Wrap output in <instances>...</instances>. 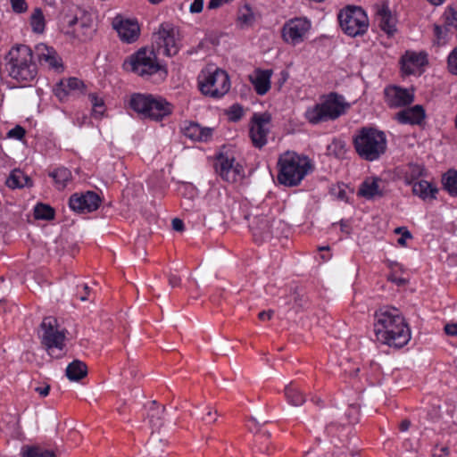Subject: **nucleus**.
Here are the masks:
<instances>
[{
    "label": "nucleus",
    "mask_w": 457,
    "mask_h": 457,
    "mask_svg": "<svg viewBox=\"0 0 457 457\" xmlns=\"http://www.w3.org/2000/svg\"><path fill=\"white\" fill-rule=\"evenodd\" d=\"M376 340L383 345L400 349L411 340V329L400 311L383 307L374 314Z\"/></svg>",
    "instance_id": "obj_1"
},
{
    "label": "nucleus",
    "mask_w": 457,
    "mask_h": 457,
    "mask_svg": "<svg viewBox=\"0 0 457 457\" xmlns=\"http://www.w3.org/2000/svg\"><path fill=\"white\" fill-rule=\"evenodd\" d=\"M278 181L286 187H296L313 170L312 161L305 155L287 151L278 160Z\"/></svg>",
    "instance_id": "obj_2"
},
{
    "label": "nucleus",
    "mask_w": 457,
    "mask_h": 457,
    "mask_svg": "<svg viewBox=\"0 0 457 457\" xmlns=\"http://www.w3.org/2000/svg\"><path fill=\"white\" fill-rule=\"evenodd\" d=\"M386 134L376 128L362 127L353 137V145L358 155L365 161L378 160L386 151Z\"/></svg>",
    "instance_id": "obj_3"
},
{
    "label": "nucleus",
    "mask_w": 457,
    "mask_h": 457,
    "mask_svg": "<svg viewBox=\"0 0 457 457\" xmlns=\"http://www.w3.org/2000/svg\"><path fill=\"white\" fill-rule=\"evenodd\" d=\"M9 75L24 86L32 82L37 74L33 53L29 46L20 45L12 47L7 56Z\"/></svg>",
    "instance_id": "obj_4"
},
{
    "label": "nucleus",
    "mask_w": 457,
    "mask_h": 457,
    "mask_svg": "<svg viewBox=\"0 0 457 457\" xmlns=\"http://www.w3.org/2000/svg\"><path fill=\"white\" fill-rule=\"evenodd\" d=\"M62 33L81 42L91 40L96 31L92 15L80 8L71 10L60 18Z\"/></svg>",
    "instance_id": "obj_5"
},
{
    "label": "nucleus",
    "mask_w": 457,
    "mask_h": 457,
    "mask_svg": "<svg viewBox=\"0 0 457 457\" xmlns=\"http://www.w3.org/2000/svg\"><path fill=\"white\" fill-rule=\"evenodd\" d=\"M350 104L345 97L336 92H331L323 96L322 101L309 107L304 117L309 123L317 125L328 120H335L344 115Z\"/></svg>",
    "instance_id": "obj_6"
},
{
    "label": "nucleus",
    "mask_w": 457,
    "mask_h": 457,
    "mask_svg": "<svg viewBox=\"0 0 457 457\" xmlns=\"http://www.w3.org/2000/svg\"><path fill=\"white\" fill-rule=\"evenodd\" d=\"M129 106L144 118L162 120L172 112V105L161 96L150 94L134 93L129 100Z\"/></svg>",
    "instance_id": "obj_7"
},
{
    "label": "nucleus",
    "mask_w": 457,
    "mask_h": 457,
    "mask_svg": "<svg viewBox=\"0 0 457 457\" xmlns=\"http://www.w3.org/2000/svg\"><path fill=\"white\" fill-rule=\"evenodd\" d=\"M39 338L51 357L61 358L65 355V330L59 328L58 321L55 318H44L40 324Z\"/></svg>",
    "instance_id": "obj_8"
},
{
    "label": "nucleus",
    "mask_w": 457,
    "mask_h": 457,
    "mask_svg": "<svg viewBox=\"0 0 457 457\" xmlns=\"http://www.w3.org/2000/svg\"><path fill=\"white\" fill-rule=\"evenodd\" d=\"M126 71H131L137 76L146 78L159 71L167 74L166 69L158 61L155 53L152 49L140 48L129 56L123 63Z\"/></svg>",
    "instance_id": "obj_9"
},
{
    "label": "nucleus",
    "mask_w": 457,
    "mask_h": 457,
    "mask_svg": "<svg viewBox=\"0 0 457 457\" xmlns=\"http://www.w3.org/2000/svg\"><path fill=\"white\" fill-rule=\"evenodd\" d=\"M338 21L342 30L352 37L363 35L369 28L367 14L357 6H347L341 10L338 13Z\"/></svg>",
    "instance_id": "obj_10"
},
{
    "label": "nucleus",
    "mask_w": 457,
    "mask_h": 457,
    "mask_svg": "<svg viewBox=\"0 0 457 457\" xmlns=\"http://www.w3.org/2000/svg\"><path fill=\"white\" fill-rule=\"evenodd\" d=\"M153 39L166 56H175L181 47V37L179 29L170 22H162L153 34Z\"/></svg>",
    "instance_id": "obj_11"
},
{
    "label": "nucleus",
    "mask_w": 457,
    "mask_h": 457,
    "mask_svg": "<svg viewBox=\"0 0 457 457\" xmlns=\"http://www.w3.org/2000/svg\"><path fill=\"white\" fill-rule=\"evenodd\" d=\"M201 92L213 98H220L230 88V80L228 73L220 69L212 72L203 73L198 79Z\"/></svg>",
    "instance_id": "obj_12"
},
{
    "label": "nucleus",
    "mask_w": 457,
    "mask_h": 457,
    "mask_svg": "<svg viewBox=\"0 0 457 457\" xmlns=\"http://www.w3.org/2000/svg\"><path fill=\"white\" fill-rule=\"evenodd\" d=\"M311 21L303 17L287 21L282 29V37L294 46L303 42L311 29Z\"/></svg>",
    "instance_id": "obj_13"
},
{
    "label": "nucleus",
    "mask_w": 457,
    "mask_h": 457,
    "mask_svg": "<svg viewBox=\"0 0 457 457\" xmlns=\"http://www.w3.org/2000/svg\"><path fill=\"white\" fill-rule=\"evenodd\" d=\"M270 120V115L267 112L254 113L253 115L249 134L252 143L255 147L262 148L267 144Z\"/></svg>",
    "instance_id": "obj_14"
},
{
    "label": "nucleus",
    "mask_w": 457,
    "mask_h": 457,
    "mask_svg": "<svg viewBox=\"0 0 457 457\" xmlns=\"http://www.w3.org/2000/svg\"><path fill=\"white\" fill-rule=\"evenodd\" d=\"M216 170L222 179L228 183H236L245 176L243 166L239 163H235L234 158H228L223 154L218 157Z\"/></svg>",
    "instance_id": "obj_15"
},
{
    "label": "nucleus",
    "mask_w": 457,
    "mask_h": 457,
    "mask_svg": "<svg viewBox=\"0 0 457 457\" xmlns=\"http://www.w3.org/2000/svg\"><path fill=\"white\" fill-rule=\"evenodd\" d=\"M275 223H279V221L276 222L274 219L267 215L254 216L249 223L254 240L264 242L273 238Z\"/></svg>",
    "instance_id": "obj_16"
},
{
    "label": "nucleus",
    "mask_w": 457,
    "mask_h": 457,
    "mask_svg": "<svg viewBox=\"0 0 457 457\" xmlns=\"http://www.w3.org/2000/svg\"><path fill=\"white\" fill-rule=\"evenodd\" d=\"M99 195L93 192L87 191L85 194H74L70 197V207L80 213L92 212L96 211L100 204Z\"/></svg>",
    "instance_id": "obj_17"
},
{
    "label": "nucleus",
    "mask_w": 457,
    "mask_h": 457,
    "mask_svg": "<svg viewBox=\"0 0 457 457\" xmlns=\"http://www.w3.org/2000/svg\"><path fill=\"white\" fill-rule=\"evenodd\" d=\"M112 26L123 42L133 43L139 37L140 28L136 20L116 16L112 21Z\"/></svg>",
    "instance_id": "obj_18"
},
{
    "label": "nucleus",
    "mask_w": 457,
    "mask_h": 457,
    "mask_svg": "<svg viewBox=\"0 0 457 457\" xmlns=\"http://www.w3.org/2000/svg\"><path fill=\"white\" fill-rule=\"evenodd\" d=\"M385 100L391 108H397L411 104L414 100L412 90L391 86L385 88Z\"/></svg>",
    "instance_id": "obj_19"
},
{
    "label": "nucleus",
    "mask_w": 457,
    "mask_h": 457,
    "mask_svg": "<svg viewBox=\"0 0 457 457\" xmlns=\"http://www.w3.org/2000/svg\"><path fill=\"white\" fill-rule=\"evenodd\" d=\"M84 83L77 78L61 79L54 87L55 96L62 102L66 101L71 96L83 92Z\"/></svg>",
    "instance_id": "obj_20"
},
{
    "label": "nucleus",
    "mask_w": 457,
    "mask_h": 457,
    "mask_svg": "<svg viewBox=\"0 0 457 457\" xmlns=\"http://www.w3.org/2000/svg\"><path fill=\"white\" fill-rule=\"evenodd\" d=\"M427 54L406 52L402 57V70L407 75L415 74L419 69L427 64Z\"/></svg>",
    "instance_id": "obj_21"
},
{
    "label": "nucleus",
    "mask_w": 457,
    "mask_h": 457,
    "mask_svg": "<svg viewBox=\"0 0 457 457\" xmlns=\"http://www.w3.org/2000/svg\"><path fill=\"white\" fill-rule=\"evenodd\" d=\"M185 137L195 140L207 142L212 137V129L207 127H201L196 122H188L182 128Z\"/></svg>",
    "instance_id": "obj_22"
},
{
    "label": "nucleus",
    "mask_w": 457,
    "mask_h": 457,
    "mask_svg": "<svg viewBox=\"0 0 457 457\" xmlns=\"http://www.w3.org/2000/svg\"><path fill=\"white\" fill-rule=\"evenodd\" d=\"M424 119L425 111L420 104L404 109L396 114V120L402 124H420Z\"/></svg>",
    "instance_id": "obj_23"
},
{
    "label": "nucleus",
    "mask_w": 457,
    "mask_h": 457,
    "mask_svg": "<svg viewBox=\"0 0 457 457\" xmlns=\"http://www.w3.org/2000/svg\"><path fill=\"white\" fill-rule=\"evenodd\" d=\"M382 179L379 178H368L360 186L358 195L366 198L373 199L375 197H381L383 191L380 188Z\"/></svg>",
    "instance_id": "obj_24"
},
{
    "label": "nucleus",
    "mask_w": 457,
    "mask_h": 457,
    "mask_svg": "<svg viewBox=\"0 0 457 457\" xmlns=\"http://www.w3.org/2000/svg\"><path fill=\"white\" fill-rule=\"evenodd\" d=\"M271 70H256L250 79L256 93L260 96L265 95L270 88Z\"/></svg>",
    "instance_id": "obj_25"
},
{
    "label": "nucleus",
    "mask_w": 457,
    "mask_h": 457,
    "mask_svg": "<svg viewBox=\"0 0 457 457\" xmlns=\"http://www.w3.org/2000/svg\"><path fill=\"white\" fill-rule=\"evenodd\" d=\"M377 20L379 28L387 35L392 36L395 32V18L392 15L387 4H383L377 12Z\"/></svg>",
    "instance_id": "obj_26"
},
{
    "label": "nucleus",
    "mask_w": 457,
    "mask_h": 457,
    "mask_svg": "<svg viewBox=\"0 0 457 457\" xmlns=\"http://www.w3.org/2000/svg\"><path fill=\"white\" fill-rule=\"evenodd\" d=\"M411 186L413 195H418L422 200L435 199L438 192L436 187L422 179L411 184Z\"/></svg>",
    "instance_id": "obj_27"
},
{
    "label": "nucleus",
    "mask_w": 457,
    "mask_h": 457,
    "mask_svg": "<svg viewBox=\"0 0 457 457\" xmlns=\"http://www.w3.org/2000/svg\"><path fill=\"white\" fill-rule=\"evenodd\" d=\"M87 374V367L79 360H74L66 368V376L71 381L80 380L85 378Z\"/></svg>",
    "instance_id": "obj_28"
},
{
    "label": "nucleus",
    "mask_w": 457,
    "mask_h": 457,
    "mask_svg": "<svg viewBox=\"0 0 457 457\" xmlns=\"http://www.w3.org/2000/svg\"><path fill=\"white\" fill-rule=\"evenodd\" d=\"M6 185L10 188H21L23 187H31L32 181L29 177L20 170H14L9 176Z\"/></svg>",
    "instance_id": "obj_29"
},
{
    "label": "nucleus",
    "mask_w": 457,
    "mask_h": 457,
    "mask_svg": "<svg viewBox=\"0 0 457 457\" xmlns=\"http://www.w3.org/2000/svg\"><path fill=\"white\" fill-rule=\"evenodd\" d=\"M425 175L426 170L424 166L416 163H409L404 170V182L407 185H411Z\"/></svg>",
    "instance_id": "obj_30"
},
{
    "label": "nucleus",
    "mask_w": 457,
    "mask_h": 457,
    "mask_svg": "<svg viewBox=\"0 0 457 457\" xmlns=\"http://www.w3.org/2000/svg\"><path fill=\"white\" fill-rule=\"evenodd\" d=\"M444 188L451 196L457 197V170H449L442 177Z\"/></svg>",
    "instance_id": "obj_31"
},
{
    "label": "nucleus",
    "mask_w": 457,
    "mask_h": 457,
    "mask_svg": "<svg viewBox=\"0 0 457 457\" xmlns=\"http://www.w3.org/2000/svg\"><path fill=\"white\" fill-rule=\"evenodd\" d=\"M21 457H56L53 451L40 446L25 445L21 448Z\"/></svg>",
    "instance_id": "obj_32"
},
{
    "label": "nucleus",
    "mask_w": 457,
    "mask_h": 457,
    "mask_svg": "<svg viewBox=\"0 0 457 457\" xmlns=\"http://www.w3.org/2000/svg\"><path fill=\"white\" fill-rule=\"evenodd\" d=\"M59 189L65 187L67 182L71 179V172L64 167L57 168L49 173Z\"/></svg>",
    "instance_id": "obj_33"
},
{
    "label": "nucleus",
    "mask_w": 457,
    "mask_h": 457,
    "mask_svg": "<svg viewBox=\"0 0 457 457\" xmlns=\"http://www.w3.org/2000/svg\"><path fill=\"white\" fill-rule=\"evenodd\" d=\"M285 395L288 403L294 406H300L305 402L304 395L293 385L286 386Z\"/></svg>",
    "instance_id": "obj_34"
},
{
    "label": "nucleus",
    "mask_w": 457,
    "mask_h": 457,
    "mask_svg": "<svg viewBox=\"0 0 457 457\" xmlns=\"http://www.w3.org/2000/svg\"><path fill=\"white\" fill-rule=\"evenodd\" d=\"M164 411V406H158L155 401L152 402V406L149 409V417L153 427L159 428L162 426V416Z\"/></svg>",
    "instance_id": "obj_35"
},
{
    "label": "nucleus",
    "mask_w": 457,
    "mask_h": 457,
    "mask_svg": "<svg viewBox=\"0 0 457 457\" xmlns=\"http://www.w3.org/2000/svg\"><path fill=\"white\" fill-rule=\"evenodd\" d=\"M237 21L241 26H251L255 21V15L250 6L245 4L238 10Z\"/></svg>",
    "instance_id": "obj_36"
},
{
    "label": "nucleus",
    "mask_w": 457,
    "mask_h": 457,
    "mask_svg": "<svg viewBox=\"0 0 457 457\" xmlns=\"http://www.w3.org/2000/svg\"><path fill=\"white\" fill-rule=\"evenodd\" d=\"M30 25L36 33H42L45 30V18L41 9L36 8L30 16Z\"/></svg>",
    "instance_id": "obj_37"
},
{
    "label": "nucleus",
    "mask_w": 457,
    "mask_h": 457,
    "mask_svg": "<svg viewBox=\"0 0 457 457\" xmlns=\"http://www.w3.org/2000/svg\"><path fill=\"white\" fill-rule=\"evenodd\" d=\"M34 216L37 220H50L54 217V210L44 204H37L34 209Z\"/></svg>",
    "instance_id": "obj_38"
},
{
    "label": "nucleus",
    "mask_w": 457,
    "mask_h": 457,
    "mask_svg": "<svg viewBox=\"0 0 457 457\" xmlns=\"http://www.w3.org/2000/svg\"><path fill=\"white\" fill-rule=\"evenodd\" d=\"M54 54V49L53 47H48L45 44H38L35 46V54L37 57V60L41 65H43L51 54Z\"/></svg>",
    "instance_id": "obj_39"
},
{
    "label": "nucleus",
    "mask_w": 457,
    "mask_h": 457,
    "mask_svg": "<svg viewBox=\"0 0 457 457\" xmlns=\"http://www.w3.org/2000/svg\"><path fill=\"white\" fill-rule=\"evenodd\" d=\"M328 151L330 154L337 158H341L345 154V143L341 139H333L331 144L328 146Z\"/></svg>",
    "instance_id": "obj_40"
},
{
    "label": "nucleus",
    "mask_w": 457,
    "mask_h": 457,
    "mask_svg": "<svg viewBox=\"0 0 457 457\" xmlns=\"http://www.w3.org/2000/svg\"><path fill=\"white\" fill-rule=\"evenodd\" d=\"M445 26L446 30H450L452 28L457 30V10L448 8L444 14Z\"/></svg>",
    "instance_id": "obj_41"
},
{
    "label": "nucleus",
    "mask_w": 457,
    "mask_h": 457,
    "mask_svg": "<svg viewBox=\"0 0 457 457\" xmlns=\"http://www.w3.org/2000/svg\"><path fill=\"white\" fill-rule=\"evenodd\" d=\"M42 66H46L49 69H54L55 71L62 69V60L55 50L54 54H51L47 61Z\"/></svg>",
    "instance_id": "obj_42"
},
{
    "label": "nucleus",
    "mask_w": 457,
    "mask_h": 457,
    "mask_svg": "<svg viewBox=\"0 0 457 457\" xmlns=\"http://www.w3.org/2000/svg\"><path fill=\"white\" fill-rule=\"evenodd\" d=\"M331 195L337 200L347 201V193L345 188V185H337L331 188Z\"/></svg>",
    "instance_id": "obj_43"
},
{
    "label": "nucleus",
    "mask_w": 457,
    "mask_h": 457,
    "mask_svg": "<svg viewBox=\"0 0 457 457\" xmlns=\"http://www.w3.org/2000/svg\"><path fill=\"white\" fill-rule=\"evenodd\" d=\"M448 70L452 74L457 75V46L448 56Z\"/></svg>",
    "instance_id": "obj_44"
},
{
    "label": "nucleus",
    "mask_w": 457,
    "mask_h": 457,
    "mask_svg": "<svg viewBox=\"0 0 457 457\" xmlns=\"http://www.w3.org/2000/svg\"><path fill=\"white\" fill-rule=\"evenodd\" d=\"M229 120L232 121L239 120L244 115L243 108L238 104H234L228 111Z\"/></svg>",
    "instance_id": "obj_45"
},
{
    "label": "nucleus",
    "mask_w": 457,
    "mask_h": 457,
    "mask_svg": "<svg viewBox=\"0 0 457 457\" xmlns=\"http://www.w3.org/2000/svg\"><path fill=\"white\" fill-rule=\"evenodd\" d=\"M359 409L356 405L352 404L348 407L345 412L346 420L348 423H355L358 421Z\"/></svg>",
    "instance_id": "obj_46"
},
{
    "label": "nucleus",
    "mask_w": 457,
    "mask_h": 457,
    "mask_svg": "<svg viewBox=\"0 0 457 457\" xmlns=\"http://www.w3.org/2000/svg\"><path fill=\"white\" fill-rule=\"evenodd\" d=\"M25 133H26L25 129L21 126L17 125L13 129H12L8 131L7 137L10 138H15V139L21 140L24 137Z\"/></svg>",
    "instance_id": "obj_47"
},
{
    "label": "nucleus",
    "mask_w": 457,
    "mask_h": 457,
    "mask_svg": "<svg viewBox=\"0 0 457 457\" xmlns=\"http://www.w3.org/2000/svg\"><path fill=\"white\" fill-rule=\"evenodd\" d=\"M12 7L16 12H23L27 10V4L25 0H11Z\"/></svg>",
    "instance_id": "obj_48"
},
{
    "label": "nucleus",
    "mask_w": 457,
    "mask_h": 457,
    "mask_svg": "<svg viewBox=\"0 0 457 457\" xmlns=\"http://www.w3.org/2000/svg\"><path fill=\"white\" fill-rule=\"evenodd\" d=\"M81 288H82V291L80 292L79 287H78L77 295L80 301L84 302V301H87L89 299L91 291H90V287L86 284H84Z\"/></svg>",
    "instance_id": "obj_49"
},
{
    "label": "nucleus",
    "mask_w": 457,
    "mask_h": 457,
    "mask_svg": "<svg viewBox=\"0 0 457 457\" xmlns=\"http://www.w3.org/2000/svg\"><path fill=\"white\" fill-rule=\"evenodd\" d=\"M444 330L447 336L457 337V322L445 324Z\"/></svg>",
    "instance_id": "obj_50"
},
{
    "label": "nucleus",
    "mask_w": 457,
    "mask_h": 457,
    "mask_svg": "<svg viewBox=\"0 0 457 457\" xmlns=\"http://www.w3.org/2000/svg\"><path fill=\"white\" fill-rule=\"evenodd\" d=\"M204 7V0H194L190 4L189 11L192 13H199L202 12Z\"/></svg>",
    "instance_id": "obj_51"
},
{
    "label": "nucleus",
    "mask_w": 457,
    "mask_h": 457,
    "mask_svg": "<svg viewBox=\"0 0 457 457\" xmlns=\"http://www.w3.org/2000/svg\"><path fill=\"white\" fill-rule=\"evenodd\" d=\"M294 302L298 308H302L304 306L306 301L303 295H300L297 292H294Z\"/></svg>",
    "instance_id": "obj_52"
},
{
    "label": "nucleus",
    "mask_w": 457,
    "mask_h": 457,
    "mask_svg": "<svg viewBox=\"0 0 457 457\" xmlns=\"http://www.w3.org/2000/svg\"><path fill=\"white\" fill-rule=\"evenodd\" d=\"M411 238V234L408 229H404L402 236L398 238L397 242L400 245L405 246L406 240Z\"/></svg>",
    "instance_id": "obj_53"
},
{
    "label": "nucleus",
    "mask_w": 457,
    "mask_h": 457,
    "mask_svg": "<svg viewBox=\"0 0 457 457\" xmlns=\"http://www.w3.org/2000/svg\"><path fill=\"white\" fill-rule=\"evenodd\" d=\"M274 312L272 310L262 311L258 314V318L261 320H270L273 316Z\"/></svg>",
    "instance_id": "obj_54"
},
{
    "label": "nucleus",
    "mask_w": 457,
    "mask_h": 457,
    "mask_svg": "<svg viewBox=\"0 0 457 457\" xmlns=\"http://www.w3.org/2000/svg\"><path fill=\"white\" fill-rule=\"evenodd\" d=\"M172 228L176 231H182L184 229L183 221L179 218L173 219L172 220Z\"/></svg>",
    "instance_id": "obj_55"
},
{
    "label": "nucleus",
    "mask_w": 457,
    "mask_h": 457,
    "mask_svg": "<svg viewBox=\"0 0 457 457\" xmlns=\"http://www.w3.org/2000/svg\"><path fill=\"white\" fill-rule=\"evenodd\" d=\"M90 99H91L92 104L94 106L95 112H97L96 111L97 107H103L104 103H103L102 99H99L97 96H96L94 95L90 96Z\"/></svg>",
    "instance_id": "obj_56"
},
{
    "label": "nucleus",
    "mask_w": 457,
    "mask_h": 457,
    "mask_svg": "<svg viewBox=\"0 0 457 457\" xmlns=\"http://www.w3.org/2000/svg\"><path fill=\"white\" fill-rule=\"evenodd\" d=\"M35 391L37 392L41 396L45 397L49 394L50 386L46 385L44 386H37L35 388Z\"/></svg>",
    "instance_id": "obj_57"
},
{
    "label": "nucleus",
    "mask_w": 457,
    "mask_h": 457,
    "mask_svg": "<svg viewBox=\"0 0 457 457\" xmlns=\"http://www.w3.org/2000/svg\"><path fill=\"white\" fill-rule=\"evenodd\" d=\"M169 284L172 287H178L179 284H180V278L176 276V275H173L171 274L170 277H169Z\"/></svg>",
    "instance_id": "obj_58"
},
{
    "label": "nucleus",
    "mask_w": 457,
    "mask_h": 457,
    "mask_svg": "<svg viewBox=\"0 0 457 457\" xmlns=\"http://www.w3.org/2000/svg\"><path fill=\"white\" fill-rule=\"evenodd\" d=\"M332 457H349V454L346 449L339 448L332 453Z\"/></svg>",
    "instance_id": "obj_59"
},
{
    "label": "nucleus",
    "mask_w": 457,
    "mask_h": 457,
    "mask_svg": "<svg viewBox=\"0 0 457 457\" xmlns=\"http://www.w3.org/2000/svg\"><path fill=\"white\" fill-rule=\"evenodd\" d=\"M340 427H342V426L337 425L336 423L331 422L329 425L327 426L326 430L328 435H333L334 430L338 429Z\"/></svg>",
    "instance_id": "obj_60"
},
{
    "label": "nucleus",
    "mask_w": 457,
    "mask_h": 457,
    "mask_svg": "<svg viewBox=\"0 0 457 457\" xmlns=\"http://www.w3.org/2000/svg\"><path fill=\"white\" fill-rule=\"evenodd\" d=\"M223 4L221 0H210L208 3V9H215Z\"/></svg>",
    "instance_id": "obj_61"
},
{
    "label": "nucleus",
    "mask_w": 457,
    "mask_h": 457,
    "mask_svg": "<svg viewBox=\"0 0 457 457\" xmlns=\"http://www.w3.org/2000/svg\"><path fill=\"white\" fill-rule=\"evenodd\" d=\"M411 426V421L409 420H403L399 426L401 431H407Z\"/></svg>",
    "instance_id": "obj_62"
},
{
    "label": "nucleus",
    "mask_w": 457,
    "mask_h": 457,
    "mask_svg": "<svg viewBox=\"0 0 457 457\" xmlns=\"http://www.w3.org/2000/svg\"><path fill=\"white\" fill-rule=\"evenodd\" d=\"M340 228H341V231L345 233V234H350V228H349V226L347 224L346 221L345 220H340Z\"/></svg>",
    "instance_id": "obj_63"
},
{
    "label": "nucleus",
    "mask_w": 457,
    "mask_h": 457,
    "mask_svg": "<svg viewBox=\"0 0 457 457\" xmlns=\"http://www.w3.org/2000/svg\"><path fill=\"white\" fill-rule=\"evenodd\" d=\"M203 420L207 423H211L214 422L216 419H212V412L211 411H208L207 413L203 417Z\"/></svg>",
    "instance_id": "obj_64"
}]
</instances>
